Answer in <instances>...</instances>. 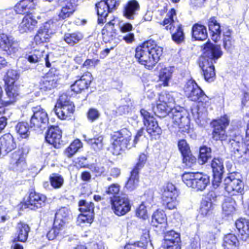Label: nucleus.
<instances>
[{
	"mask_svg": "<svg viewBox=\"0 0 249 249\" xmlns=\"http://www.w3.org/2000/svg\"><path fill=\"white\" fill-rule=\"evenodd\" d=\"M204 52L199 57L198 64L203 71L205 80L211 82L214 79L215 73L213 63H216L223 52L220 45L207 42L204 45Z\"/></svg>",
	"mask_w": 249,
	"mask_h": 249,
	"instance_id": "obj_1",
	"label": "nucleus"
},
{
	"mask_svg": "<svg viewBox=\"0 0 249 249\" xmlns=\"http://www.w3.org/2000/svg\"><path fill=\"white\" fill-rule=\"evenodd\" d=\"M162 53V48L153 40H148L138 46L135 50L137 61L148 69H150L159 61Z\"/></svg>",
	"mask_w": 249,
	"mask_h": 249,
	"instance_id": "obj_2",
	"label": "nucleus"
},
{
	"mask_svg": "<svg viewBox=\"0 0 249 249\" xmlns=\"http://www.w3.org/2000/svg\"><path fill=\"white\" fill-rule=\"evenodd\" d=\"M167 18L163 21L161 24L167 31L172 34L173 40L179 43L183 41L184 35L181 25L177 19L176 10L172 8L167 14Z\"/></svg>",
	"mask_w": 249,
	"mask_h": 249,
	"instance_id": "obj_3",
	"label": "nucleus"
},
{
	"mask_svg": "<svg viewBox=\"0 0 249 249\" xmlns=\"http://www.w3.org/2000/svg\"><path fill=\"white\" fill-rule=\"evenodd\" d=\"M183 182L189 187L203 191L210 183L209 177L201 173L185 172L182 175Z\"/></svg>",
	"mask_w": 249,
	"mask_h": 249,
	"instance_id": "obj_4",
	"label": "nucleus"
},
{
	"mask_svg": "<svg viewBox=\"0 0 249 249\" xmlns=\"http://www.w3.org/2000/svg\"><path fill=\"white\" fill-rule=\"evenodd\" d=\"M224 188L231 196L242 195L244 193V183L239 173L232 172L228 174L224 179Z\"/></svg>",
	"mask_w": 249,
	"mask_h": 249,
	"instance_id": "obj_5",
	"label": "nucleus"
},
{
	"mask_svg": "<svg viewBox=\"0 0 249 249\" xmlns=\"http://www.w3.org/2000/svg\"><path fill=\"white\" fill-rule=\"evenodd\" d=\"M183 90L185 96L192 101L206 104L209 100L208 97L193 80H189L186 83Z\"/></svg>",
	"mask_w": 249,
	"mask_h": 249,
	"instance_id": "obj_6",
	"label": "nucleus"
},
{
	"mask_svg": "<svg viewBox=\"0 0 249 249\" xmlns=\"http://www.w3.org/2000/svg\"><path fill=\"white\" fill-rule=\"evenodd\" d=\"M74 108L73 104L70 101V97L66 94H62L59 96L54 109L59 118L65 120L73 113Z\"/></svg>",
	"mask_w": 249,
	"mask_h": 249,
	"instance_id": "obj_7",
	"label": "nucleus"
},
{
	"mask_svg": "<svg viewBox=\"0 0 249 249\" xmlns=\"http://www.w3.org/2000/svg\"><path fill=\"white\" fill-rule=\"evenodd\" d=\"M32 111L33 114L30 119L31 127L40 130L45 129L49 123L48 116L45 110L37 106L33 107Z\"/></svg>",
	"mask_w": 249,
	"mask_h": 249,
	"instance_id": "obj_8",
	"label": "nucleus"
},
{
	"mask_svg": "<svg viewBox=\"0 0 249 249\" xmlns=\"http://www.w3.org/2000/svg\"><path fill=\"white\" fill-rule=\"evenodd\" d=\"M131 136V132L126 128L114 132L112 137L114 148L117 151H121L134 146L133 143L131 144L130 143Z\"/></svg>",
	"mask_w": 249,
	"mask_h": 249,
	"instance_id": "obj_9",
	"label": "nucleus"
},
{
	"mask_svg": "<svg viewBox=\"0 0 249 249\" xmlns=\"http://www.w3.org/2000/svg\"><path fill=\"white\" fill-rule=\"evenodd\" d=\"M162 194L163 203L169 210L176 208L178 204L177 197L178 193L175 186L172 183H167L164 187Z\"/></svg>",
	"mask_w": 249,
	"mask_h": 249,
	"instance_id": "obj_10",
	"label": "nucleus"
},
{
	"mask_svg": "<svg viewBox=\"0 0 249 249\" xmlns=\"http://www.w3.org/2000/svg\"><path fill=\"white\" fill-rule=\"evenodd\" d=\"M178 109L176 107H173L169 113V117L171 118L172 123L174 127L178 126L179 131L183 132L189 133L190 125H188L189 121L188 119L183 116L180 107Z\"/></svg>",
	"mask_w": 249,
	"mask_h": 249,
	"instance_id": "obj_11",
	"label": "nucleus"
},
{
	"mask_svg": "<svg viewBox=\"0 0 249 249\" xmlns=\"http://www.w3.org/2000/svg\"><path fill=\"white\" fill-rule=\"evenodd\" d=\"M110 202L112 209L117 215H124L130 210L129 200L125 195L115 197L110 196Z\"/></svg>",
	"mask_w": 249,
	"mask_h": 249,
	"instance_id": "obj_12",
	"label": "nucleus"
},
{
	"mask_svg": "<svg viewBox=\"0 0 249 249\" xmlns=\"http://www.w3.org/2000/svg\"><path fill=\"white\" fill-rule=\"evenodd\" d=\"M0 48L8 54L18 55L21 51L18 42L11 36L0 34Z\"/></svg>",
	"mask_w": 249,
	"mask_h": 249,
	"instance_id": "obj_13",
	"label": "nucleus"
},
{
	"mask_svg": "<svg viewBox=\"0 0 249 249\" xmlns=\"http://www.w3.org/2000/svg\"><path fill=\"white\" fill-rule=\"evenodd\" d=\"M28 151L23 147L13 153L11 156V167L14 171L22 172L26 168L25 156Z\"/></svg>",
	"mask_w": 249,
	"mask_h": 249,
	"instance_id": "obj_14",
	"label": "nucleus"
},
{
	"mask_svg": "<svg viewBox=\"0 0 249 249\" xmlns=\"http://www.w3.org/2000/svg\"><path fill=\"white\" fill-rule=\"evenodd\" d=\"M140 113L143 118L144 124L146 127L147 133L151 136L160 135L161 133L162 130L155 119L144 109H142L140 110Z\"/></svg>",
	"mask_w": 249,
	"mask_h": 249,
	"instance_id": "obj_15",
	"label": "nucleus"
},
{
	"mask_svg": "<svg viewBox=\"0 0 249 249\" xmlns=\"http://www.w3.org/2000/svg\"><path fill=\"white\" fill-rule=\"evenodd\" d=\"M229 119L227 115L221 117L215 122L214 129L213 132V138L216 141H225L227 139V135L225 134V128L229 124Z\"/></svg>",
	"mask_w": 249,
	"mask_h": 249,
	"instance_id": "obj_16",
	"label": "nucleus"
},
{
	"mask_svg": "<svg viewBox=\"0 0 249 249\" xmlns=\"http://www.w3.org/2000/svg\"><path fill=\"white\" fill-rule=\"evenodd\" d=\"M61 138L62 131L58 126H51L49 127L45 136L46 142L57 148L60 147L62 142Z\"/></svg>",
	"mask_w": 249,
	"mask_h": 249,
	"instance_id": "obj_17",
	"label": "nucleus"
},
{
	"mask_svg": "<svg viewBox=\"0 0 249 249\" xmlns=\"http://www.w3.org/2000/svg\"><path fill=\"white\" fill-rule=\"evenodd\" d=\"M59 79V76L51 70L45 77L41 79L39 87L43 91L51 90L57 87Z\"/></svg>",
	"mask_w": 249,
	"mask_h": 249,
	"instance_id": "obj_18",
	"label": "nucleus"
},
{
	"mask_svg": "<svg viewBox=\"0 0 249 249\" xmlns=\"http://www.w3.org/2000/svg\"><path fill=\"white\" fill-rule=\"evenodd\" d=\"M46 200V197L44 195L35 192H31L25 204L27 208L35 210L44 206Z\"/></svg>",
	"mask_w": 249,
	"mask_h": 249,
	"instance_id": "obj_19",
	"label": "nucleus"
},
{
	"mask_svg": "<svg viewBox=\"0 0 249 249\" xmlns=\"http://www.w3.org/2000/svg\"><path fill=\"white\" fill-rule=\"evenodd\" d=\"M119 5L118 0H101L96 4L97 11L99 14L107 16L108 13L111 12Z\"/></svg>",
	"mask_w": 249,
	"mask_h": 249,
	"instance_id": "obj_20",
	"label": "nucleus"
},
{
	"mask_svg": "<svg viewBox=\"0 0 249 249\" xmlns=\"http://www.w3.org/2000/svg\"><path fill=\"white\" fill-rule=\"evenodd\" d=\"M53 22L49 21L45 22L39 29L35 36V41L38 43L47 42L53 33L51 27Z\"/></svg>",
	"mask_w": 249,
	"mask_h": 249,
	"instance_id": "obj_21",
	"label": "nucleus"
},
{
	"mask_svg": "<svg viewBox=\"0 0 249 249\" xmlns=\"http://www.w3.org/2000/svg\"><path fill=\"white\" fill-rule=\"evenodd\" d=\"M91 81V74L89 72H85L71 86V90L76 93L80 92L89 88Z\"/></svg>",
	"mask_w": 249,
	"mask_h": 249,
	"instance_id": "obj_22",
	"label": "nucleus"
},
{
	"mask_svg": "<svg viewBox=\"0 0 249 249\" xmlns=\"http://www.w3.org/2000/svg\"><path fill=\"white\" fill-rule=\"evenodd\" d=\"M231 146V151L235 158H239L246 153V145L243 142L240 136H237L229 140Z\"/></svg>",
	"mask_w": 249,
	"mask_h": 249,
	"instance_id": "obj_23",
	"label": "nucleus"
},
{
	"mask_svg": "<svg viewBox=\"0 0 249 249\" xmlns=\"http://www.w3.org/2000/svg\"><path fill=\"white\" fill-rule=\"evenodd\" d=\"M214 182H220L224 172L223 160L221 158H214L211 162Z\"/></svg>",
	"mask_w": 249,
	"mask_h": 249,
	"instance_id": "obj_24",
	"label": "nucleus"
},
{
	"mask_svg": "<svg viewBox=\"0 0 249 249\" xmlns=\"http://www.w3.org/2000/svg\"><path fill=\"white\" fill-rule=\"evenodd\" d=\"M140 10V5L136 0L128 1L124 6L123 15L126 18L130 20L135 19Z\"/></svg>",
	"mask_w": 249,
	"mask_h": 249,
	"instance_id": "obj_25",
	"label": "nucleus"
},
{
	"mask_svg": "<svg viewBox=\"0 0 249 249\" xmlns=\"http://www.w3.org/2000/svg\"><path fill=\"white\" fill-rule=\"evenodd\" d=\"M151 223L153 226L159 228L161 231L165 232L167 223L164 212L159 211L155 212L152 216Z\"/></svg>",
	"mask_w": 249,
	"mask_h": 249,
	"instance_id": "obj_26",
	"label": "nucleus"
},
{
	"mask_svg": "<svg viewBox=\"0 0 249 249\" xmlns=\"http://www.w3.org/2000/svg\"><path fill=\"white\" fill-rule=\"evenodd\" d=\"M235 226L238 231L240 239L244 241H249V221L240 218L236 221Z\"/></svg>",
	"mask_w": 249,
	"mask_h": 249,
	"instance_id": "obj_27",
	"label": "nucleus"
},
{
	"mask_svg": "<svg viewBox=\"0 0 249 249\" xmlns=\"http://www.w3.org/2000/svg\"><path fill=\"white\" fill-rule=\"evenodd\" d=\"M37 24V21L30 15L25 16L20 23L18 29L21 33L31 32Z\"/></svg>",
	"mask_w": 249,
	"mask_h": 249,
	"instance_id": "obj_28",
	"label": "nucleus"
},
{
	"mask_svg": "<svg viewBox=\"0 0 249 249\" xmlns=\"http://www.w3.org/2000/svg\"><path fill=\"white\" fill-rule=\"evenodd\" d=\"M102 34L103 40L106 42H110L113 41L116 37V30L114 28V24L109 22L106 24L102 29Z\"/></svg>",
	"mask_w": 249,
	"mask_h": 249,
	"instance_id": "obj_29",
	"label": "nucleus"
},
{
	"mask_svg": "<svg viewBox=\"0 0 249 249\" xmlns=\"http://www.w3.org/2000/svg\"><path fill=\"white\" fill-rule=\"evenodd\" d=\"M192 33L193 38L196 40H204L208 37L206 27L198 23L192 27Z\"/></svg>",
	"mask_w": 249,
	"mask_h": 249,
	"instance_id": "obj_30",
	"label": "nucleus"
},
{
	"mask_svg": "<svg viewBox=\"0 0 249 249\" xmlns=\"http://www.w3.org/2000/svg\"><path fill=\"white\" fill-rule=\"evenodd\" d=\"M84 140L87 142L91 147L95 151H99L103 149L104 146V137L102 135H96L93 138H89L83 136Z\"/></svg>",
	"mask_w": 249,
	"mask_h": 249,
	"instance_id": "obj_31",
	"label": "nucleus"
},
{
	"mask_svg": "<svg viewBox=\"0 0 249 249\" xmlns=\"http://www.w3.org/2000/svg\"><path fill=\"white\" fill-rule=\"evenodd\" d=\"M1 148L7 152L11 151L16 147L13 136L9 133L4 134L0 138Z\"/></svg>",
	"mask_w": 249,
	"mask_h": 249,
	"instance_id": "obj_32",
	"label": "nucleus"
},
{
	"mask_svg": "<svg viewBox=\"0 0 249 249\" xmlns=\"http://www.w3.org/2000/svg\"><path fill=\"white\" fill-rule=\"evenodd\" d=\"M70 214V211L67 207H61L58 209L55 214L54 222L55 225L64 226Z\"/></svg>",
	"mask_w": 249,
	"mask_h": 249,
	"instance_id": "obj_33",
	"label": "nucleus"
},
{
	"mask_svg": "<svg viewBox=\"0 0 249 249\" xmlns=\"http://www.w3.org/2000/svg\"><path fill=\"white\" fill-rule=\"evenodd\" d=\"M44 56H45L44 59L45 60L46 67H50L51 64L49 60V55L44 52L35 50L31 54L27 55L26 58L30 62L35 63L37 62Z\"/></svg>",
	"mask_w": 249,
	"mask_h": 249,
	"instance_id": "obj_34",
	"label": "nucleus"
},
{
	"mask_svg": "<svg viewBox=\"0 0 249 249\" xmlns=\"http://www.w3.org/2000/svg\"><path fill=\"white\" fill-rule=\"evenodd\" d=\"M239 244V241L234 234L229 233L225 235L223 243L224 249H237Z\"/></svg>",
	"mask_w": 249,
	"mask_h": 249,
	"instance_id": "obj_35",
	"label": "nucleus"
},
{
	"mask_svg": "<svg viewBox=\"0 0 249 249\" xmlns=\"http://www.w3.org/2000/svg\"><path fill=\"white\" fill-rule=\"evenodd\" d=\"M83 38V35L78 32L66 33L63 36L64 40L71 46H73L74 44L78 43Z\"/></svg>",
	"mask_w": 249,
	"mask_h": 249,
	"instance_id": "obj_36",
	"label": "nucleus"
},
{
	"mask_svg": "<svg viewBox=\"0 0 249 249\" xmlns=\"http://www.w3.org/2000/svg\"><path fill=\"white\" fill-rule=\"evenodd\" d=\"M17 229L18 240L20 242L26 241L30 230L29 226L24 223L20 222L18 225Z\"/></svg>",
	"mask_w": 249,
	"mask_h": 249,
	"instance_id": "obj_37",
	"label": "nucleus"
},
{
	"mask_svg": "<svg viewBox=\"0 0 249 249\" xmlns=\"http://www.w3.org/2000/svg\"><path fill=\"white\" fill-rule=\"evenodd\" d=\"M34 4L33 0H22L16 6V10L19 14L28 13L30 9L34 8Z\"/></svg>",
	"mask_w": 249,
	"mask_h": 249,
	"instance_id": "obj_38",
	"label": "nucleus"
},
{
	"mask_svg": "<svg viewBox=\"0 0 249 249\" xmlns=\"http://www.w3.org/2000/svg\"><path fill=\"white\" fill-rule=\"evenodd\" d=\"M139 173L138 171L133 170L131 172V175L125 184V187L130 191H133L138 186L139 183Z\"/></svg>",
	"mask_w": 249,
	"mask_h": 249,
	"instance_id": "obj_39",
	"label": "nucleus"
},
{
	"mask_svg": "<svg viewBox=\"0 0 249 249\" xmlns=\"http://www.w3.org/2000/svg\"><path fill=\"white\" fill-rule=\"evenodd\" d=\"M180 242V235L178 233L171 230L167 231L164 236V244L178 245Z\"/></svg>",
	"mask_w": 249,
	"mask_h": 249,
	"instance_id": "obj_40",
	"label": "nucleus"
},
{
	"mask_svg": "<svg viewBox=\"0 0 249 249\" xmlns=\"http://www.w3.org/2000/svg\"><path fill=\"white\" fill-rule=\"evenodd\" d=\"M173 108L172 106L167 105L163 102L157 104L156 107L153 108L155 113L160 117L169 115L170 110Z\"/></svg>",
	"mask_w": 249,
	"mask_h": 249,
	"instance_id": "obj_41",
	"label": "nucleus"
},
{
	"mask_svg": "<svg viewBox=\"0 0 249 249\" xmlns=\"http://www.w3.org/2000/svg\"><path fill=\"white\" fill-rule=\"evenodd\" d=\"M82 147V144L80 141L78 139L75 140L71 143L69 146L65 149L64 154L68 158H71Z\"/></svg>",
	"mask_w": 249,
	"mask_h": 249,
	"instance_id": "obj_42",
	"label": "nucleus"
},
{
	"mask_svg": "<svg viewBox=\"0 0 249 249\" xmlns=\"http://www.w3.org/2000/svg\"><path fill=\"white\" fill-rule=\"evenodd\" d=\"M76 5L72 4V2H69L62 7L60 12L59 13L58 17L60 18L64 19L70 17L74 12Z\"/></svg>",
	"mask_w": 249,
	"mask_h": 249,
	"instance_id": "obj_43",
	"label": "nucleus"
},
{
	"mask_svg": "<svg viewBox=\"0 0 249 249\" xmlns=\"http://www.w3.org/2000/svg\"><path fill=\"white\" fill-rule=\"evenodd\" d=\"M211 158V149L206 146H202L199 149V155L198 159L200 164L203 165Z\"/></svg>",
	"mask_w": 249,
	"mask_h": 249,
	"instance_id": "obj_44",
	"label": "nucleus"
},
{
	"mask_svg": "<svg viewBox=\"0 0 249 249\" xmlns=\"http://www.w3.org/2000/svg\"><path fill=\"white\" fill-rule=\"evenodd\" d=\"M172 70L170 68H164L160 71L159 78L164 86L168 85L169 81L171 78Z\"/></svg>",
	"mask_w": 249,
	"mask_h": 249,
	"instance_id": "obj_45",
	"label": "nucleus"
},
{
	"mask_svg": "<svg viewBox=\"0 0 249 249\" xmlns=\"http://www.w3.org/2000/svg\"><path fill=\"white\" fill-rule=\"evenodd\" d=\"M149 231L147 229L142 230V234L141 235L140 241L135 243L133 245H136V249H144L143 248L147 246L148 243L150 241V236L149 234ZM128 245H131L128 244Z\"/></svg>",
	"mask_w": 249,
	"mask_h": 249,
	"instance_id": "obj_46",
	"label": "nucleus"
},
{
	"mask_svg": "<svg viewBox=\"0 0 249 249\" xmlns=\"http://www.w3.org/2000/svg\"><path fill=\"white\" fill-rule=\"evenodd\" d=\"M213 206L210 200L204 199L201 203L200 212L204 216H206L212 213Z\"/></svg>",
	"mask_w": 249,
	"mask_h": 249,
	"instance_id": "obj_47",
	"label": "nucleus"
},
{
	"mask_svg": "<svg viewBox=\"0 0 249 249\" xmlns=\"http://www.w3.org/2000/svg\"><path fill=\"white\" fill-rule=\"evenodd\" d=\"M17 132L22 138H27L29 134V125L25 122L18 123L15 127Z\"/></svg>",
	"mask_w": 249,
	"mask_h": 249,
	"instance_id": "obj_48",
	"label": "nucleus"
},
{
	"mask_svg": "<svg viewBox=\"0 0 249 249\" xmlns=\"http://www.w3.org/2000/svg\"><path fill=\"white\" fill-rule=\"evenodd\" d=\"M51 186L55 188H61L64 183V178L60 175L56 173L52 174L49 178Z\"/></svg>",
	"mask_w": 249,
	"mask_h": 249,
	"instance_id": "obj_49",
	"label": "nucleus"
},
{
	"mask_svg": "<svg viewBox=\"0 0 249 249\" xmlns=\"http://www.w3.org/2000/svg\"><path fill=\"white\" fill-rule=\"evenodd\" d=\"M79 210L83 213H94V204L92 202H87L84 200L79 202Z\"/></svg>",
	"mask_w": 249,
	"mask_h": 249,
	"instance_id": "obj_50",
	"label": "nucleus"
},
{
	"mask_svg": "<svg viewBox=\"0 0 249 249\" xmlns=\"http://www.w3.org/2000/svg\"><path fill=\"white\" fill-rule=\"evenodd\" d=\"M121 186L118 183H112L107 187L103 194V196L105 195L112 196V197H118L120 191Z\"/></svg>",
	"mask_w": 249,
	"mask_h": 249,
	"instance_id": "obj_51",
	"label": "nucleus"
},
{
	"mask_svg": "<svg viewBox=\"0 0 249 249\" xmlns=\"http://www.w3.org/2000/svg\"><path fill=\"white\" fill-rule=\"evenodd\" d=\"M63 226L61 225H56L55 223L53 222V227L50 230L47 234V237L49 240H53L55 239L60 234V231H62Z\"/></svg>",
	"mask_w": 249,
	"mask_h": 249,
	"instance_id": "obj_52",
	"label": "nucleus"
},
{
	"mask_svg": "<svg viewBox=\"0 0 249 249\" xmlns=\"http://www.w3.org/2000/svg\"><path fill=\"white\" fill-rule=\"evenodd\" d=\"M6 94L9 98V102L13 103L15 102L19 95L18 88L12 85L8 86L6 89Z\"/></svg>",
	"mask_w": 249,
	"mask_h": 249,
	"instance_id": "obj_53",
	"label": "nucleus"
},
{
	"mask_svg": "<svg viewBox=\"0 0 249 249\" xmlns=\"http://www.w3.org/2000/svg\"><path fill=\"white\" fill-rule=\"evenodd\" d=\"M93 218H94V213H83L78 216L77 220L79 224H82V223L90 224L92 222Z\"/></svg>",
	"mask_w": 249,
	"mask_h": 249,
	"instance_id": "obj_54",
	"label": "nucleus"
},
{
	"mask_svg": "<svg viewBox=\"0 0 249 249\" xmlns=\"http://www.w3.org/2000/svg\"><path fill=\"white\" fill-rule=\"evenodd\" d=\"M222 210L226 215H229L234 211V207L233 205V202L231 199H226L223 203Z\"/></svg>",
	"mask_w": 249,
	"mask_h": 249,
	"instance_id": "obj_55",
	"label": "nucleus"
},
{
	"mask_svg": "<svg viewBox=\"0 0 249 249\" xmlns=\"http://www.w3.org/2000/svg\"><path fill=\"white\" fill-rule=\"evenodd\" d=\"M208 25L211 33H221L220 26L214 17L210 19Z\"/></svg>",
	"mask_w": 249,
	"mask_h": 249,
	"instance_id": "obj_56",
	"label": "nucleus"
},
{
	"mask_svg": "<svg viewBox=\"0 0 249 249\" xmlns=\"http://www.w3.org/2000/svg\"><path fill=\"white\" fill-rule=\"evenodd\" d=\"M160 102H163L167 104V105L173 106L174 105V99L172 95L169 93H164L160 95L159 97Z\"/></svg>",
	"mask_w": 249,
	"mask_h": 249,
	"instance_id": "obj_57",
	"label": "nucleus"
},
{
	"mask_svg": "<svg viewBox=\"0 0 249 249\" xmlns=\"http://www.w3.org/2000/svg\"><path fill=\"white\" fill-rule=\"evenodd\" d=\"M19 74L17 71L14 70H10L7 72L6 80L8 83L12 84L15 82V80L19 78Z\"/></svg>",
	"mask_w": 249,
	"mask_h": 249,
	"instance_id": "obj_58",
	"label": "nucleus"
},
{
	"mask_svg": "<svg viewBox=\"0 0 249 249\" xmlns=\"http://www.w3.org/2000/svg\"><path fill=\"white\" fill-rule=\"evenodd\" d=\"M183 162L188 167H191L196 162V158L190 152L182 155Z\"/></svg>",
	"mask_w": 249,
	"mask_h": 249,
	"instance_id": "obj_59",
	"label": "nucleus"
},
{
	"mask_svg": "<svg viewBox=\"0 0 249 249\" xmlns=\"http://www.w3.org/2000/svg\"><path fill=\"white\" fill-rule=\"evenodd\" d=\"M136 214L138 217L144 220L147 218V210L144 202H142L137 209Z\"/></svg>",
	"mask_w": 249,
	"mask_h": 249,
	"instance_id": "obj_60",
	"label": "nucleus"
},
{
	"mask_svg": "<svg viewBox=\"0 0 249 249\" xmlns=\"http://www.w3.org/2000/svg\"><path fill=\"white\" fill-rule=\"evenodd\" d=\"M146 159L147 157L145 154L143 153L141 154L139 157L138 161L133 170L139 172L140 170L143 167Z\"/></svg>",
	"mask_w": 249,
	"mask_h": 249,
	"instance_id": "obj_61",
	"label": "nucleus"
},
{
	"mask_svg": "<svg viewBox=\"0 0 249 249\" xmlns=\"http://www.w3.org/2000/svg\"><path fill=\"white\" fill-rule=\"evenodd\" d=\"M100 116L99 111L94 108H90L87 113V117L89 120L93 122L97 120Z\"/></svg>",
	"mask_w": 249,
	"mask_h": 249,
	"instance_id": "obj_62",
	"label": "nucleus"
},
{
	"mask_svg": "<svg viewBox=\"0 0 249 249\" xmlns=\"http://www.w3.org/2000/svg\"><path fill=\"white\" fill-rule=\"evenodd\" d=\"M178 147L182 155L191 152L188 144L184 140H180L178 142Z\"/></svg>",
	"mask_w": 249,
	"mask_h": 249,
	"instance_id": "obj_63",
	"label": "nucleus"
},
{
	"mask_svg": "<svg viewBox=\"0 0 249 249\" xmlns=\"http://www.w3.org/2000/svg\"><path fill=\"white\" fill-rule=\"evenodd\" d=\"M234 40L231 37L223 38V46L225 50L230 51L233 46Z\"/></svg>",
	"mask_w": 249,
	"mask_h": 249,
	"instance_id": "obj_64",
	"label": "nucleus"
}]
</instances>
